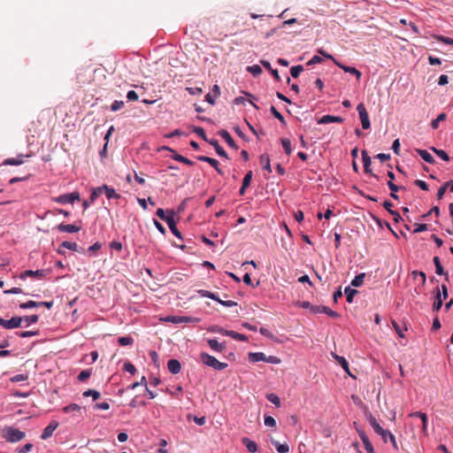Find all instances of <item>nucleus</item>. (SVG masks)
Masks as SVG:
<instances>
[{"instance_id":"nucleus-1","label":"nucleus","mask_w":453,"mask_h":453,"mask_svg":"<svg viewBox=\"0 0 453 453\" xmlns=\"http://www.w3.org/2000/svg\"><path fill=\"white\" fill-rule=\"evenodd\" d=\"M368 421L371 426L373 428L374 432L381 436L384 442H388V437H389L393 448L395 450H398V446L394 434H392L388 430L383 429L372 414L369 415Z\"/></svg>"},{"instance_id":"nucleus-2","label":"nucleus","mask_w":453,"mask_h":453,"mask_svg":"<svg viewBox=\"0 0 453 453\" xmlns=\"http://www.w3.org/2000/svg\"><path fill=\"white\" fill-rule=\"evenodd\" d=\"M92 397V403L90 404V407L94 411H107L110 409L109 403L104 400L100 403H97L96 401L101 398V394L97 390L94 389H87V397Z\"/></svg>"},{"instance_id":"nucleus-3","label":"nucleus","mask_w":453,"mask_h":453,"mask_svg":"<svg viewBox=\"0 0 453 453\" xmlns=\"http://www.w3.org/2000/svg\"><path fill=\"white\" fill-rule=\"evenodd\" d=\"M200 359L204 365L211 366L213 369L218 370V371L224 370L225 368L227 367L226 363L219 362L214 357H212L205 352H202L200 354Z\"/></svg>"},{"instance_id":"nucleus-4","label":"nucleus","mask_w":453,"mask_h":453,"mask_svg":"<svg viewBox=\"0 0 453 453\" xmlns=\"http://www.w3.org/2000/svg\"><path fill=\"white\" fill-rule=\"evenodd\" d=\"M3 437L10 442H16L25 438V433L10 426L4 430Z\"/></svg>"},{"instance_id":"nucleus-5","label":"nucleus","mask_w":453,"mask_h":453,"mask_svg":"<svg viewBox=\"0 0 453 453\" xmlns=\"http://www.w3.org/2000/svg\"><path fill=\"white\" fill-rule=\"evenodd\" d=\"M103 195H104L106 198H119V196L116 194L115 190L106 185L94 188L89 198H97Z\"/></svg>"},{"instance_id":"nucleus-6","label":"nucleus","mask_w":453,"mask_h":453,"mask_svg":"<svg viewBox=\"0 0 453 453\" xmlns=\"http://www.w3.org/2000/svg\"><path fill=\"white\" fill-rule=\"evenodd\" d=\"M249 359L251 362L264 361L270 364H280V359L275 356L266 357L263 352H255L249 354Z\"/></svg>"},{"instance_id":"nucleus-7","label":"nucleus","mask_w":453,"mask_h":453,"mask_svg":"<svg viewBox=\"0 0 453 453\" xmlns=\"http://www.w3.org/2000/svg\"><path fill=\"white\" fill-rule=\"evenodd\" d=\"M357 110L358 114H359V118H360V120H361L362 127L364 129L370 128L371 123H370L369 115H368V112H367V111L365 109V104L360 103L359 104H357Z\"/></svg>"},{"instance_id":"nucleus-8","label":"nucleus","mask_w":453,"mask_h":453,"mask_svg":"<svg viewBox=\"0 0 453 453\" xmlns=\"http://www.w3.org/2000/svg\"><path fill=\"white\" fill-rule=\"evenodd\" d=\"M22 321V317H12L11 319L8 320L0 318V326L7 329H12L20 326Z\"/></svg>"},{"instance_id":"nucleus-9","label":"nucleus","mask_w":453,"mask_h":453,"mask_svg":"<svg viewBox=\"0 0 453 453\" xmlns=\"http://www.w3.org/2000/svg\"><path fill=\"white\" fill-rule=\"evenodd\" d=\"M58 426V422L56 420L50 421V423L44 428L41 438L42 440H46L50 437L56 428Z\"/></svg>"},{"instance_id":"nucleus-10","label":"nucleus","mask_w":453,"mask_h":453,"mask_svg":"<svg viewBox=\"0 0 453 453\" xmlns=\"http://www.w3.org/2000/svg\"><path fill=\"white\" fill-rule=\"evenodd\" d=\"M334 64L340 67L341 69H342L345 73H351L353 75H355L357 77V80H360L361 78V73L356 68V67H353V66H348V65H342V63H340L338 60H334Z\"/></svg>"},{"instance_id":"nucleus-11","label":"nucleus","mask_w":453,"mask_h":453,"mask_svg":"<svg viewBox=\"0 0 453 453\" xmlns=\"http://www.w3.org/2000/svg\"><path fill=\"white\" fill-rule=\"evenodd\" d=\"M218 134L225 140V142L228 144L229 147H231L234 150H238L237 144L235 143V142L226 130L221 129L219 131Z\"/></svg>"},{"instance_id":"nucleus-12","label":"nucleus","mask_w":453,"mask_h":453,"mask_svg":"<svg viewBox=\"0 0 453 453\" xmlns=\"http://www.w3.org/2000/svg\"><path fill=\"white\" fill-rule=\"evenodd\" d=\"M48 273V270H36V271H33V270H27L25 272H23L21 274H20V278L21 279H24L25 277L27 276H29V277H38V278H43L46 276Z\"/></svg>"},{"instance_id":"nucleus-13","label":"nucleus","mask_w":453,"mask_h":453,"mask_svg":"<svg viewBox=\"0 0 453 453\" xmlns=\"http://www.w3.org/2000/svg\"><path fill=\"white\" fill-rule=\"evenodd\" d=\"M333 122L342 123L343 119L338 116L324 115L318 120V124H328Z\"/></svg>"},{"instance_id":"nucleus-14","label":"nucleus","mask_w":453,"mask_h":453,"mask_svg":"<svg viewBox=\"0 0 453 453\" xmlns=\"http://www.w3.org/2000/svg\"><path fill=\"white\" fill-rule=\"evenodd\" d=\"M166 224L168 225L171 232L179 239L182 240L181 233L179 231V229L176 226V223L174 220V216L167 218Z\"/></svg>"},{"instance_id":"nucleus-15","label":"nucleus","mask_w":453,"mask_h":453,"mask_svg":"<svg viewBox=\"0 0 453 453\" xmlns=\"http://www.w3.org/2000/svg\"><path fill=\"white\" fill-rule=\"evenodd\" d=\"M167 368L173 374H177L180 372L181 365L177 359H170L167 363Z\"/></svg>"},{"instance_id":"nucleus-16","label":"nucleus","mask_w":453,"mask_h":453,"mask_svg":"<svg viewBox=\"0 0 453 453\" xmlns=\"http://www.w3.org/2000/svg\"><path fill=\"white\" fill-rule=\"evenodd\" d=\"M197 159L199 161H202V162H207L209 163L212 167L215 168V170L222 174V171L221 169L219 167V162L218 160L214 159V158H211V157H206V156H199L197 157Z\"/></svg>"},{"instance_id":"nucleus-17","label":"nucleus","mask_w":453,"mask_h":453,"mask_svg":"<svg viewBox=\"0 0 453 453\" xmlns=\"http://www.w3.org/2000/svg\"><path fill=\"white\" fill-rule=\"evenodd\" d=\"M242 444L246 447L247 450L250 453H255L257 451V445L255 441H251L248 437H243L242 439Z\"/></svg>"},{"instance_id":"nucleus-18","label":"nucleus","mask_w":453,"mask_h":453,"mask_svg":"<svg viewBox=\"0 0 453 453\" xmlns=\"http://www.w3.org/2000/svg\"><path fill=\"white\" fill-rule=\"evenodd\" d=\"M156 215L160 218L162 220L164 221H167V218L169 217H172V216H174L175 215V211L173 210H166L165 211L164 209L162 208H158L156 211Z\"/></svg>"},{"instance_id":"nucleus-19","label":"nucleus","mask_w":453,"mask_h":453,"mask_svg":"<svg viewBox=\"0 0 453 453\" xmlns=\"http://www.w3.org/2000/svg\"><path fill=\"white\" fill-rule=\"evenodd\" d=\"M208 344L211 349L217 352H222L226 349L224 342H219L216 339H209Z\"/></svg>"},{"instance_id":"nucleus-20","label":"nucleus","mask_w":453,"mask_h":453,"mask_svg":"<svg viewBox=\"0 0 453 453\" xmlns=\"http://www.w3.org/2000/svg\"><path fill=\"white\" fill-rule=\"evenodd\" d=\"M433 262L435 265V273L438 274V275H445L446 276V280L448 281L449 280V276H448V273L444 272V269L441 265V260H440V257H434L433 258Z\"/></svg>"},{"instance_id":"nucleus-21","label":"nucleus","mask_w":453,"mask_h":453,"mask_svg":"<svg viewBox=\"0 0 453 453\" xmlns=\"http://www.w3.org/2000/svg\"><path fill=\"white\" fill-rule=\"evenodd\" d=\"M416 152L421 157L423 160L429 164H434L435 162L433 156L426 150L421 149H416Z\"/></svg>"},{"instance_id":"nucleus-22","label":"nucleus","mask_w":453,"mask_h":453,"mask_svg":"<svg viewBox=\"0 0 453 453\" xmlns=\"http://www.w3.org/2000/svg\"><path fill=\"white\" fill-rule=\"evenodd\" d=\"M261 65L265 68L267 69L271 73L272 75L274 77V79L279 81L280 80V75H279V73H278V70L277 69H273L270 64V62H268L267 60H261L260 61Z\"/></svg>"},{"instance_id":"nucleus-23","label":"nucleus","mask_w":453,"mask_h":453,"mask_svg":"<svg viewBox=\"0 0 453 453\" xmlns=\"http://www.w3.org/2000/svg\"><path fill=\"white\" fill-rule=\"evenodd\" d=\"M442 303H443V301H442V298H441V294L440 288H436L435 300H434V304H433V311H438L441 308Z\"/></svg>"},{"instance_id":"nucleus-24","label":"nucleus","mask_w":453,"mask_h":453,"mask_svg":"<svg viewBox=\"0 0 453 453\" xmlns=\"http://www.w3.org/2000/svg\"><path fill=\"white\" fill-rule=\"evenodd\" d=\"M208 142L214 147V149L219 156H220L222 157H226V158L228 157L226 152L219 145V143L217 140H210Z\"/></svg>"},{"instance_id":"nucleus-25","label":"nucleus","mask_w":453,"mask_h":453,"mask_svg":"<svg viewBox=\"0 0 453 453\" xmlns=\"http://www.w3.org/2000/svg\"><path fill=\"white\" fill-rule=\"evenodd\" d=\"M410 417H418L421 418V422H422V430L424 433H426V426H427V416L426 413L424 412H420V411H416V412H412L410 414Z\"/></svg>"},{"instance_id":"nucleus-26","label":"nucleus","mask_w":453,"mask_h":453,"mask_svg":"<svg viewBox=\"0 0 453 453\" xmlns=\"http://www.w3.org/2000/svg\"><path fill=\"white\" fill-rule=\"evenodd\" d=\"M383 206L384 208L388 211L393 216H394V220L395 221H398L399 219H401V216L400 214L397 212V211H393L391 208L393 207V203L388 201V200H385L384 203H383Z\"/></svg>"},{"instance_id":"nucleus-27","label":"nucleus","mask_w":453,"mask_h":453,"mask_svg":"<svg viewBox=\"0 0 453 453\" xmlns=\"http://www.w3.org/2000/svg\"><path fill=\"white\" fill-rule=\"evenodd\" d=\"M23 157H24V155H19L16 158L14 157H12V158H7L4 161L3 165H20L22 164L24 161H23Z\"/></svg>"},{"instance_id":"nucleus-28","label":"nucleus","mask_w":453,"mask_h":453,"mask_svg":"<svg viewBox=\"0 0 453 453\" xmlns=\"http://www.w3.org/2000/svg\"><path fill=\"white\" fill-rule=\"evenodd\" d=\"M362 157H363L365 172L370 173L371 172L370 166L372 164V160H371V157H369V155L367 154L366 150L362 151Z\"/></svg>"},{"instance_id":"nucleus-29","label":"nucleus","mask_w":453,"mask_h":453,"mask_svg":"<svg viewBox=\"0 0 453 453\" xmlns=\"http://www.w3.org/2000/svg\"><path fill=\"white\" fill-rule=\"evenodd\" d=\"M58 229L61 232H66V233H75V232H78L80 230L79 227H77L74 225H71V224H67V225L60 224L58 226Z\"/></svg>"},{"instance_id":"nucleus-30","label":"nucleus","mask_w":453,"mask_h":453,"mask_svg":"<svg viewBox=\"0 0 453 453\" xmlns=\"http://www.w3.org/2000/svg\"><path fill=\"white\" fill-rule=\"evenodd\" d=\"M333 357L341 365V366L344 369V371L347 372L349 374V363H348V361L343 357H340V356H338L336 354H334V353H333Z\"/></svg>"},{"instance_id":"nucleus-31","label":"nucleus","mask_w":453,"mask_h":453,"mask_svg":"<svg viewBox=\"0 0 453 453\" xmlns=\"http://www.w3.org/2000/svg\"><path fill=\"white\" fill-rule=\"evenodd\" d=\"M346 299L348 303H352L354 296L357 294V290L351 288L350 287H347L344 290Z\"/></svg>"},{"instance_id":"nucleus-32","label":"nucleus","mask_w":453,"mask_h":453,"mask_svg":"<svg viewBox=\"0 0 453 453\" xmlns=\"http://www.w3.org/2000/svg\"><path fill=\"white\" fill-rule=\"evenodd\" d=\"M446 119H447V115H446V113H443V112H442V113H440V114L437 116V118H436V119H434V120H432V122H431V127H432L433 129H437V128L439 127V123H440L441 121H444V120H446Z\"/></svg>"},{"instance_id":"nucleus-33","label":"nucleus","mask_w":453,"mask_h":453,"mask_svg":"<svg viewBox=\"0 0 453 453\" xmlns=\"http://www.w3.org/2000/svg\"><path fill=\"white\" fill-rule=\"evenodd\" d=\"M169 321H172L173 323H182V322H190L193 321V319L190 317H184V316H174L172 318H168Z\"/></svg>"},{"instance_id":"nucleus-34","label":"nucleus","mask_w":453,"mask_h":453,"mask_svg":"<svg viewBox=\"0 0 453 453\" xmlns=\"http://www.w3.org/2000/svg\"><path fill=\"white\" fill-rule=\"evenodd\" d=\"M197 293L203 297H208L215 301L219 300V296L211 291L200 289Z\"/></svg>"},{"instance_id":"nucleus-35","label":"nucleus","mask_w":453,"mask_h":453,"mask_svg":"<svg viewBox=\"0 0 453 453\" xmlns=\"http://www.w3.org/2000/svg\"><path fill=\"white\" fill-rule=\"evenodd\" d=\"M247 71L257 77L262 73V68L258 65H253L247 67Z\"/></svg>"},{"instance_id":"nucleus-36","label":"nucleus","mask_w":453,"mask_h":453,"mask_svg":"<svg viewBox=\"0 0 453 453\" xmlns=\"http://www.w3.org/2000/svg\"><path fill=\"white\" fill-rule=\"evenodd\" d=\"M273 444L275 446L277 451L279 453H288L289 450V447L288 444H280L279 441H273Z\"/></svg>"},{"instance_id":"nucleus-37","label":"nucleus","mask_w":453,"mask_h":453,"mask_svg":"<svg viewBox=\"0 0 453 453\" xmlns=\"http://www.w3.org/2000/svg\"><path fill=\"white\" fill-rule=\"evenodd\" d=\"M365 277V273H360L358 275H357L352 280H351V285L353 287H360L363 282H364V279Z\"/></svg>"},{"instance_id":"nucleus-38","label":"nucleus","mask_w":453,"mask_h":453,"mask_svg":"<svg viewBox=\"0 0 453 453\" xmlns=\"http://www.w3.org/2000/svg\"><path fill=\"white\" fill-rule=\"evenodd\" d=\"M260 162H261V164H263V168L265 170L268 171L269 173L272 172L271 165H270V159L267 155H262L260 157Z\"/></svg>"},{"instance_id":"nucleus-39","label":"nucleus","mask_w":453,"mask_h":453,"mask_svg":"<svg viewBox=\"0 0 453 453\" xmlns=\"http://www.w3.org/2000/svg\"><path fill=\"white\" fill-rule=\"evenodd\" d=\"M226 335L232 337L233 339L242 341V342H245L248 340L246 335L239 334L234 331H230V333H226Z\"/></svg>"},{"instance_id":"nucleus-40","label":"nucleus","mask_w":453,"mask_h":453,"mask_svg":"<svg viewBox=\"0 0 453 453\" xmlns=\"http://www.w3.org/2000/svg\"><path fill=\"white\" fill-rule=\"evenodd\" d=\"M388 187L391 190V198H398V196L395 194V192L400 190V189H405L403 186H396L392 181L388 182Z\"/></svg>"},{"instance_id":"nucleus-41","label":"nucleus","mask_w":453,"mask_h":453,"mask_svg":"<svg viewBox=\"0 0 453 453\" xmlns=\"http://www.w3.org/2000/svg\"><path fill=\"white\" fill-rule=\"evenodd\" d=\"M431 150L439 157H441L442 160L444 161H449V155L442 150H438L434 147H432Z\"/></svg>"},{"instance_id":"nucleus-42","label":"nucleus","mask_w":453,"mask_h":453,"mask_svg":"<svg viewBox=\"0 0 453 453\" xmlns=\"http://www.w3.org/2000/svg\"><path fill=\"white\" fill-rule=\"evenodd\" d=\"M270 111L272 112V114L280 120V122L282 124V125H286V121H285V119L284 117L282 116V114L280 112H279L276 108L274 106H271L270 108Z\"/></svg>"},{"instance_id":"nucleus-43","label":"nucleus","mask_w":453,"mask_h":453,"mask_svg":"<svg viewBox=\"0 0 453 453\" xmlns=\"http://www.w3.org/2000/svg\"><path fill=\"white\" fill-rule=\"evenodd\" d=\"M303 65H294L290 68V74L292 77L297 78L300 75V73L303 72Z\"/></svg>"},{"instance_id":"nucleus-44","label":"nucleus","mask_w":453,"mask_h":453,"mask_svg":"<svg viewBox=\"0 0 453 453\" xmlns=\"http://www.w3.org/2000/svg\"><path fill=\"white\" fill-rule=\"evenodd\" d=\"M118 342L121 346H127L133 344L134 339L130 336H123L118 339Z\"/></svg>"},{"instance_id":"nucleus-45","label":"nucleus","mask_w":453,"mask_h":453,"mask_svg":"<svg viewBox=\"0 0 453 453\" xmlns=\"http://www.w3.org/2000/svg\"><path fill=\"white\" fill-rule=\"evenodd\" d=\"M281 144H282V147H283L286 154L290 155L292 152L291 142L287 138H283V139H281Z\"/></svg>"},{"instance_id":"nucleus-46","label":"nucleus","mask_w":453,"mask_h":453,"mask_svg":"<svg viewBox=\"0 0 453 453\" xmlns=\"http://www.w3.org/2000/svg\"><path fill=\"white\" fill-rule=\"evenodd\" d=\"M193 132L196 133L197 135H199L203 141L205 142H209L210 140H208L206 134H205V132L203 130V127H193Z\"/></svg>"},{"instance_id":"nucleus-47","label":"nucleus","mask_w":453,"mask_h":453,"mask_svg":"<svg viewBox=\"0 0 453 453\" xmlns=\"http://www.w3.org/2000/svg\"><path fill=\"white\" fill-rule=\"evenodd\" d=\"M173 158L175 159L176 161L182 162V163H184V164H186L188 165H194V163L191 160H189L188 158H187V157H183L181 155H179V154H174L173 156Z\"/></svg>"},{"instance_id":"nucleus-48","label":"nucleus","mask_w":453,"mask_h":453,"mask_svg":"<svg viewBox=\"0 0 453 453\" xmlns=\"http://www.w3.org/2000/svg\"><path fill=\"white\" fill-rule=\"evenodd\" d=\"M125 105V103L124 101H119V100H115L111 104V111H117L119 110H120L121 108H123Z\"/></svg>"},{"instance_id":"nucleus-49","label":"nucleus","mask_w":453,"mask_h":453,"mask_svg":"<svg viewBox=\"0 0 453 453\" xmlns=\"http://www.w3.org/2000/svg\"><path fill=\"white\" fill-rule=\"evenodd\" d=\"M267 399H268V401H270L272 403H273L277 407H279L280 405V399L275 394L272 393V394L267 395Z\"/></svg>"},{"instance_id":"nucleus-50","label":"nucleus","mask_w":453,"mask_h":453,"mask_svg":"<svg viewBox=\"0 0 453 453\" xmlns=\"http://www.w3.org/2000/svg\"><path fill=\"white\" fill-rule=\"evenodd\" d=\"M81 410V407L76 403H71L65 408H63V411L65 412H71V411H80Z\"/></svg>"},{"instance_id":"nucleus-51","label":"nucleus","mask_w":453,"mask_h":453,"mask_svg":"<svg viewBox=\"0 0 453 453\" xmlns=\"http://www.w3.org/2000/svg\"><path fill=\"white\" fill-rule=\"evenodd\" d=\"M39 304L37 302H35V301H28L27 303H22L19 304V307L21 309H28V308H34V307H38Z\"/></svg>"},{"instance_id":"nucleus-52","label":"nucleus","mask_w":453,"mask_h":453,"mask_svg":"<svg viewBox=\"0 0 453 453\" xmlns=\"http://www.w3.org/2000/svg\"><path fill=\"white\" fill-rule=\"evenodd\" d=\"M251 179H252V172L250 171L248 172L243 180H242V186H244V187H249L250 185V181H251Z\"/></svg>"},{"instance_id":"nucleus-53","label":"nucleus","mask_w":453,"mask_h":453,"mask_svg":"<svg viewBox=\"0 0 453 453\" xmlns=\"http://www.w3.org/2000/svg\"><path fill=\"white\" fill-rule=\"evenodd\" d=\"M363 443H364V446H365V449L366 450L367 453H371L372 451V442L370 441L369 438L366 437V438H364L362 440Z\"/></svg>"},{"instance_id":"nucleus-54","label":"nucleus","mask_w":453,"mask_h":453,"mask_svg":"<svg viewBox=\"0 0 453 453\" xmlns=\"http://www.w3.org/2000/svg\"><path fill=\"white\" fill-rule=\"evenodd\" d=\"M22 318H23V321H26L27 324L36 323L39 319V317L36 314H34L31 316H26V317H22Z\"/></svg>"},{"instance_id":"nucleus-55","label":"nucleus","mask_w":453,"mask_h":453,"mask_svg":"<svg viewBox=\"0 0 453 453\" xmlns=\"http://www.w3.org/2000/svg\"><path fill=\"white\" fill-rule=\"evenodd\" d=\"M124 370L128 372L131 374H134L136 372L135 366L133 364H131L130 362L125 363Z\"/></svg>"},{"instance_id":"nucleus-56","label":"nucleus","mask_w":453,"mask_h":453,"mask_svg":"<svg viewBox=\"0 0 453 453\" xmlns=\"http://www.w3.org/2000/svg\"><path fill=\"white\" fill-rule=\"evenodd\" d=\"M265 425L271 427L276 426V421L272 416L265 417Z\"/></svg>"},{"instance_id":"nucleus-57","label":"nucleus","mask_w":453,"mask_h":453,"mask_svg":"<svg viewBox=\"0 0 453 453\" xmlns=\"http://www.w3.org/2000/svg\"><path fill=\"white\" fill-rule=\"evenodd\" d=\"M140 385H144L145 387H147V380H146L145 376L142 377L141 381H137V382H134L132 385H130L128 387V388L134 389V388H136Z\"/></svg>"},{"instance_id":"nucleus-58","label":"nucleus","mask_w":453,"mask_h":453,"mask_svg":"<svg viewBox=\"0 0 453 453\" xmlns=\"http://www.w3.org/2000/svg\"><path fill=\"white\" fill-rule=\"evenodd\" d=\"M324 310H325V306L324 305H312V306H311V312H312L314 314L323 313Z\"/></svg>"},{"instance_id":"nucleus-59","label":"nucleus","mask_w":453,"mask_h":453,"mask_svg":"<svg viewBox=\"0 0 453 453\" xmlns=\"http://www.w3.org/2000/svg\"><path fill=\"white\" fill-rule=\"evenodd\" d=\"M448 188H449V184L444 183L442 186H441L437 192V198H442V196L445 195V192Z\"/></svg>"},{"instance_id":"nucleus-60","label":"nucleus","mask_w":453,"mask_h":453,"mask_svg":"<svg viewBox=\"0 0 453 453\" xmlns=\"http://www.w3.org/2000/svg\"><path fill=\"white\" fill-rule=\"evenodd\" d=\"M187 90L190 95L196 96V95H201L203 93V89L198 87L195 88H187Z\"/></svg>"},{"instance_id":"nucleus-61","label":"nucleus","mask_w":453,"mask_h":453,"mask_svg":"<svg viewBox=\"0 0 453 453\" xmlns=\"http://www.w3.org/2000/svg\"><path fill=\"white\" fill-rule=\"evenodd\" d=\"M36 334H38L37 331H24V332L19 333V335L21 338H27V337L34 336Z\"/></svg>"},{"instance_id":"nucleus-62","label":"nucleus","mask_w":453,"mask_h":453,"mask_svg":"<svg viewBox=\"0 0 453 453\" xmlns=\"http://www.w3.org/2000/svg\"><path fill=\"white\" fill-rule=\"evenodd\" d=\"M127 98L129 100V101H137L139 96H138V94L134 91V90H130L127 92Z\"/></svg>"},{"instance_id":"nucleus-63","label":"nucleus","mask_w":453,"mask_h":453,"mask_svg":"<svg viewBox=\"0 0 453 453\" xmlns=\"http://www.w3.org/2000/svg\"><path fill=\"white\" fill-rule=\"evenodd\" d=\"M323 313L327 314L331 318H338L339 317V314L336 311L331 310L327 306H325V310H324Z\"/></svg>"},{"instance_id":"nucleus-64","label":"nucleus","mask_w":453,"mask_h":453,"mask_svg":"<svg viewBox=\"0 0 453 453\" xmlns=\"http://www.w3.org/2000/svg\"><path fill=\"white\" fill-rule=\"evenodd\" d=\"M153 223H154V226H156V228L163 234H165V228L164 227V226L159 222L157 221V219H153Z\"/></svg>"}]
</instances>
